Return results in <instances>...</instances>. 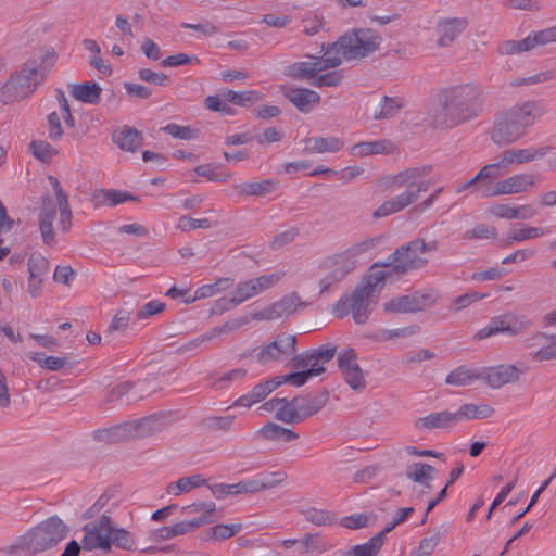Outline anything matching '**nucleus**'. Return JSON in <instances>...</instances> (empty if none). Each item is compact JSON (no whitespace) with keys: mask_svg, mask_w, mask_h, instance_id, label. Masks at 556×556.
<instances>
[{"mask_svg":"<svg viewBox=\"0 0 556 556\" xmlns=\"http://www.w3.org/2000/svg\"><path fill=\"white\" fill-rule=\"evenodd\" d=\"M545 112L543 100H527L503 111L490 131L491 140L500 147L517 142Z\"/></svg>","mask_w":556,"mask_h":556,"instance_id":"nucleus-1","label":"nucleus"},{"mask_svg":"<svg viewBox=\"0 0 556 556\" xmlns=\"http://www.w3.org/2000/svg\"><path fill=\"white\" fill-rule=\"evenodd\" d=\"M388 273L378 263L370 266L367 275L355 287L351 295L341 296L333 307V314L343 318L350 313L353 320L362 325L367 321L372 311L374 298L383 288Z\"/></svg>","mask_w":556,"mask_h":556,"instance_id":"nucleus-2","label":"nucleus"},{"mask_svg":"<svg viewBox=\"0 0 556 556\" xmlns=\"http://www.w3.org/2000/svg\"><path fill=\"white\" fill-rule=\"evenodd\" d=\"M54 63V53H41L26 60L18 72L11 74L0 90L3 104H12L31 96L46 79Z\"/></svg>","mask_w":556,"mask_h":556,"instance_id":"nucleus-3","label":"nucleus"},{"mask_svg":"<svg viewBox=\"0 0 556 556\" xmlns=\"http://www.w3.org/2000/svg\"><path fill=\"white\" fill-rule=\"evenodd\" d=\"M441 103L445 117L452 125H457L482 113L484 90L472 83L452 86L442 91Z\"/></svg>","mask_w":556,"mask_h":556,"instance_id":"nucleus-4","label":"nucleus"},{"mask_svg":"<svg viewBox=\"0 0 556 556\" xmlns=\"http://www.w3.org/2000/svg\"><path fill=\"white\" fill-rule=\"evenodd\" d=\"M378 243V238H368L324 258L319 266L328 273L319 280V293L330 292L333 287L343 281L359 265V256L375 249Z\"/></svg>","mask_w":556,"mask_h":556,"instance_id":"nucleus-5","label":"nucleus"},{"mask_svg":"<svg viewBox=\"0 0 556 556\" xmlns=\"http://www.w3.org/2000/svg\"><path fill=\"white\" fill-rule=\"evenodd\" d=\"M430 173L428 167H410L400 172L393 178L397 187H406L405 191L401 194L384 201L374 213L375 219L389 216L391 214L401 212L410 204L415 203L419 198L420 192L429 189L430 182L427 180H419Z\"/></svg>","mask_w":556,"mask_h":556,"instance_id":"nucleus-6","label":"nucleus"},{"mask_svg":"<svg viewBox=\"0 0 556 556\" xmlns=\"http://www.w3.org/2000/svg\"><path fill=\"white\" fill-rule=\"evenodd\" d=\"M439 241H426L424 238H415L414 240L403 244L391 253L387 262L379 264L381 269L388 273V277L392 275L403 276L409 271L418 270L427 266L429 260L422 254L438 251Z\"/></svg>","mask_w":556,"mask_h":556,"instance_id":"nucleus-7","label":"nucleus"},{"mask_svg":"<svg viewBox=\"0 0 556 556\" xmlns=\"http://www.w3.org/2000/svg\"><path fill=\"white\" fill-rule=\"evenodd\" d=\"M84 531L85 536L81 544L86 551L97 548L110 551L112 545L126 551L136 549L135 535L124 528L114 527L111 518L106 515L101 516L96 526L86 525Z\"/></svg>","mask_w":556,"mask_h":556,"instance_id":"nucleus-8","label":"nucleus"},{"mask_svg":"<svg viewBox=\"0 0 556 556\" xmlns=\"http://www.w3.org/2000/svg\"><path fill=\"white\" fill-rule=\"evenodd\" d=\"M382 38L372 28H356L329 45L332 54L346 61L363 59L379 49Z\"/></svg>","mask_w":556,"mask_h":556,"instance_id":"nucleus-9","label":"nucleus"},{"mask_svg":"<svg viewBox=\"0 0 556 556\" xmlns=\"http://www.w3.org/2000/svg\"><path fill=\"white\" fill-rule=\"evenodd\" d=\"M164 428V419L157 415H150L136 420H130L117 425L101 432L109 441H126L140 439L159 433Z\"/></svg>","mask_w":556,"mask_h":556,"instance_id":"nucleus-10","label":"nucleus"},{"mask_svg":"<svg viewBox=\"0 0 556 556\" xmlns=\"http://www.w3.org/2000/svg\"><path fill=\"white\" fill-rule=\"evenodd\" d=\"M67 533L65 523L56 516L50 517L25 535L33 553L49 549L61 542Z\"/></svg>","mask_w":556,"mask_h":556,"instance_id":"nucleus-11","label":"nucleus"},{"mask_svg":"<svg viewBox=\"0 0 556 556\" xmlns=\"http://www.w3.org/2000/svg\"><path fill=\"white\" fill-rule=\"evenodd\" d=\"M324 56H309L312 61L296 62L287 68V75L298 80H312L315 79L316 75L330 70L336 68L341 64V60L338 55H333L329 45H323Z\"/></svg>","mask_w":556,"mask_h":556,"instance_id":"nucleus-12","label":"nucleus"},{"mask_svg":"<svg viewBox=\"0 0 556 556\" xmlns=\"http://www.w3.org/2000/svg\"><path fill=\"white\" fill-rule=\"evenodd\" d=\"M439 298L435 290L415 291L390 300L383 304V308L394 314L417 313L434 306Z\"/></svg>","mask_w":556,"mask_h":556,"instance_id":"nucleus-13","label":"nucleus"},{"mask_svg":"<svg viewBox=\"0 0 556 556\" xmlns=\"http://www.w3.org/2000/svg\"><path fill=\"white\" fill-rule=\"evenodd\" d=\"M535 185V176L533 174H516L503 180H498L494 185L482 184L479 189L484 198H494L498 195L516 194L527 191Z\"/></svg>","mask_w":556,"mask_h":556,"instance_id":"nucleus-14","label":"nucleus"},{"mask_svg":"<svg viewBox=\"0 0 556 556\" xmlns=\"http://www.w3.org/2000/svg\"><path fill=\"white\" fill-rule=\"evenodd\" d=\"M296 351V338L293 334H278L274 341L262 346L256 358L261 365H267L274 362H281L293 355Z\"/></svg>","mask_w":556,"mask_h":556,"instance_id":"nucleus-15","label":"nucleus"},{"mask_svg":"<svg viewBox=\"0 0 556 556\" xmlns=\"http://www.w3.org/2000/svg\"><path fill=\"white\" fill-rule=\"evenodd\" d=\"M285 276L286 271L279 269L270 274L262 275L260 277L239 282L235 289L236 294H238V300L243 303L249 299L274 288L282 280Z\"/></svg>","mask_w":556,"mask_h":556,"instance_id":"nucleus-16","label":"nucleus"},{"mask_svg":"<svg viewBox=\"0 0 556 556\" xmlns=\"http://www.w3.org/2000/svg\"><path fill=\"white\" fill-rule=\"evenodd\" d=\"M306 306L307 304L301 300V296L296 292H291L263 309L253 313L252 318L255 320H274L289 316L295 313L298 308Z\"/></svg>","mask_w":556,"mask_h":556,"instance_id":"nucleus-17","label":"nucleus"},{"mask_svg":"<svg viewBox=\"0 0 556 556\" xmlns=\"http://www.w3.org/2000/svg\"><path fill=\"white\" fill-rule=\"evenodd\" d=\"M337 353V346L332 343L325 344L306 354L292 357V366L295 369L325 368L324 365L331 361Z\"/></svg>","mask_w":556,"mask_h":556,"instance_id":"nucleus-18","label":"nucleus"},{"mask_svg":"<svg viewBox=\"0 0 556 556\" xmlns=\"http://www.w3.org/2000/svg\"><path fill=\"white\" fill-rule=\"evenodd\" d=\"M467 17H441L437 23L439 34L438 45L450 47L457 37L468 27Z\"/></svg>","mask_w":556,"mask_h":556,"instance_id":"nucleus-19","label":"nucleus"},{"mask_svg":"<svg viewBox=\"0 0 556 556\" xmlns=\"http://www.w3.org/2000/svg\"><path fill=\"white\" fill-rule=\"evenodd\" d=\"M521 374L522 371L515 365H498L485 368L481 374V379L491 388L498 389L504 384L517 382Z\"/></svg>","mask_w":556,"mask_h":556,"instance_id":"nucleus-20","label":"nucleus"},{"mask_svg":"<svg viewBox=\"0 0 556 556\" xmlns=\"http://www.w3.org/2000/svg\"><path fill=\"white\" fill-rule=\"evenodd\" d=\"M282 93L301 113H309L320 102V96L307 88L283 87Z\"/></svg>","mask_w":556,"mask_h":556,"instance_id":"nucleus-21","label":"nucleus"},{"mask_svg":"<svg viewBox=\"0 0 556 556\" xmlns=\"http://www.w3.org/2000/svg\"><path fill=\"white\" fill-rule=\"evenodd\" d=\"M395 151H397L395 143L389 139L358 142L353 144L349 150L350 154L354 157L388 155L393 154Z\"/></svg>","mask_w":556,"mask_h":556,"instance_id":"nucleus-22","label":"nucleus"},{"mask_svg":"<svg viewBox=\"0 0 556 556\" xmlns=\"http://www.w3.org/2000/svg\"><path fill=\"white\" fill-rule=\"evenodd\" d=\"M279 386L280 381L277 380L276 377L264 380L254 386L249 393L243 394L239 399H237L233 403V406L251 407L253 404L263 401L269 393L275 391Z\"/></svg>","mask_w":556,"mask_h":556,"instance_id":"nucleus-23","label":"nucleus"},{"mask_svg":"<svg viewBox=\"0 0 556 556\" xmlns=\"http://www.w3.org/2000/svg\"><path fill=\"white\" fill-rule=\"evenodd\" d=\"M457 417L455 412H437L415 420V428L418 430L446 429L455 426Z\"/></svg>","mask_w":556,"mask_h":556,"instance_id":"nucleus-24","label":"nucleus"},{"mask_svg":"<svg viewBox=\"0 0 556 556\" xmlns=\"http://www.w3.org/2000/svg\"><path fill=\"white\" fill-rule=\"evenodd\" d=\"M329 393L326 390L305 396L294 397L295 407L300 409L302 420L317 414L328 402Z\"/></svg>","mask_w":556,"mask_h":556,"instance_id":"nucleus-25","label":"nucleus"},{"mask_svg":"<svg viewBox=\"0 0 556 556\" xmlns=\"http://www.w3.org/2000/svg\"><path fill=\"white\" fill-rule=\"evenodd\" d=\"M55 217V206L52 199L47 195L42 198V206L39 213V229L41 232L42 241L47 245L54 243L53 220Z\"/></svg>","mask_w":556,"mask_h":556,"instance_id":"nucleus-26","label":"nucleus"},{"mask_svg":"<svg viewBox=\"0 0 556 556\" xmlns=\"http://www.w3.org/2000/svg\"><path fill=\"white\" fill-rule=\"evenodd\" d=\"M549 148L543 147V148H526V149H509L505 150L501 156L504 160V163L506 164L507 168L513 164H523L528 162H532L538 159L544 157Z\"/></svg>","mask_w":556,"mask_h":556,"instance_id":"nucleus-27","label":"nucleus"},{"mask_svg":"<svg viewBox=\"0 0 556 556\" xmlns=\"http://www.w3.org/2000/svg\"><path fill=\"white\" fill-rule=\"evenodd\" d=\"M112 140L124 151L135 152L142 144V134L134 127L123 126L112 135Z\"/></svg>","mask_w":556,"mask_h":556,"instance_id":"nucleus-28","label":"nucleus"},{"mask_svg":"<svg viewBox=\"0 0 556 556\" xmlns=\"http://www.w3.org/2000/svg\"><path fill=\"white\" fill-rule=\"evenodd\" d=\"M344 141L339 137H311L305 140L304 151L314 153H336L343 149Z\"/></svg>","mask_w":556,"mask_h":556,"instance_id":"nucleus-29","label":"nucleus"},{"mask_svg":"<svg viewBox=\"0 0 556 556\" xmlns=\"http://www.w3.org/2000/svg\"><path fill=\"white\" fill-rule=\"evenodd\" d=\"M94 206H116L127 201H137V197L132 195L128 191H121L115 189H99L92 193Z\"/></svg>","mask_w":556,"mask_h":556,"instance_id":"nucleus-30","label":"nucleus"},{"mask_svg":"<svg viewBox=\"0 0 556 556\" xmlns=\"http://www.w3.org/2000/svg\"><path fill=\"white\" fill-rule=\"evenodd\" d=\"M68 87L72 97L80 102L98 104L101 100L102 89L97 83L86 81L83 84H72Z\"/></svg>","mask_w":556,"mask_h":556,"instance_id":"nucleus-31","label":"nucleus"},{"mask_svg":"<svg viewBox=\"0 0 556 556\" xmlns=\"http://www.w3.org/2000/svg\"><path fill=\"white\" fill-rule=\"evenodd\" d=\"M56 197L58 206L60 210V226L64 232L68 231L72 227V211L68 203L67 194L63 191L59 180L50 177Z\"/></svg>","mask_w":556,"mask_h":556,"instance_id":"nucleus-32","label":"nucleus"},{"mask_svg":"<svg viewBox=\"0 0 556 556\" xmlns=\"http://www.w3.org/2000/svg\"><path fill=\"white\" fill-rule=\"evenodd\" d=\"M233 286V279L228 277H223L217 279L214 283L204 285L198 288L193 295H188L184 299L185 303H192L195 300L206 299L213 296L220 291L228 290Z\"/></svg>","mask_w":556,"mask_h":556,"instance_id":"nucleus-33","label":"nucleus"},{"mask_svg":"<svg viewBox=\"0 0 556 556\" xmlns=\"http://www.w3.org/2000/svg\"><path fill=\"white\" fill-rule=\"evenodd\" d=\"M494 408L488 404H464L459 407L457 412H455L457 417V422L462 420H470V419H485L491 417L494 414Z\"/></svg>","mask_w":556,"mask_h":556,"instance_id":"nucleus-34","label":"nucleus"},{"mask_svg":"<svg viewBox=\"0 0 556 556\" xmlns=\"http://www.w3.org/2000/svg\"><path fill=\"white\" fill-rule=\"evenodd\" d=\"M202 485H207V480L202 475L182 477L176 482L168 484L167 493L177 496Z\"/></svg>","mask_w":556,"mask_h":556,"instance_id":"nucleus-35","label":"nucleus"},{"mask_svg":"<svg viewBox=\"0 0 556 556\" xmlns=\"http://www.w3.org/2000/svg\"><path fill=\"white\" fill-rule=\"evenodd\" d=\"M223 97L224 100L235 105L248 106L261 101L264 94L256 90L235 91L227 89L223 91Z\"/></svg>","mask_w":556,"mask_h":556,"instance_id":"nucleus-36","label":"nucleus"},{"mask_svg":"<svg viewBox=\"0 0 556 556\" xmlns=\"http://www.w3.org/2000/svg\"><path fill=\"white\" fill-rule=\"evenodd\" d=\"M479 379H481L480 372L466 366H459L447 375L445 382L451 386L465 387L472 384Z\"/></svg>","mask_w":556,"mask_h":556,"instance_id":"nucleus-37","label":"nucleus"},{"mask_svg":"<svg viewBox=\"0 0 556 556\" xmlns=\"http://www.w3.org/2000/svg\"><path fill=\"white\" fill-rule=\"evenodd\" d=\"M260 433L267 440L271 441H281V442H292L299 439V434L292 431L291 429L281 427L274 422H267L260 430Z\"/></svg>","mask_w":556,"mask_h":556,"instance_id":"nucleus-38","label":"nucleus"},{"mask_svg":"<svg viewBox=\"0 0 556 556\" xmlns=\"http://www.w3.org/2000/svg\"><path fill=\"white\" fill-rule=\"evenodd\" d=\"M383 542V533L379 532L368 542L351 547L345 556H375L382 547Z\"/></svg>","mask_w":556,"mask_h":556,"instance_id":"nucleus-39","label":"nucleus"},{"mask_svg":"<svg viewBox=\"0 0 556 556\" xmlns=\"http://www.w3.org/2000/svg\"><path fill=\"white\" fill-rule=\"evenodd\" d=\"M276 182L270 179L255 181V182H243L237 185L235 189L239 194L243 195H265L274 191Z\"/></svg>","mask_w":556,"mask_h":556,"instance_id":"nucleus-40","label":"nucleus"},{"mask_svg":"<svg viewBox=\"0 0 556 556\" xmlns=\"http://www.w3.org/2000/svg\"><path fill=\"white\" fill-rule=\"evenodd\" d=\"M433 472L434 468L431 465L425 463H416L407 469L406 476L414 482H418L427 488H430V482L433 479Z\"/></svg>","mask_w":556,"mask_h":556,"instance_id":"nucleus-41","label":"nucleus"},{"mask_svg":"<svg viewBox=\"0 0 556 556\" xmlns=\"http://www.w3.org/2000/svg\"><path fill=\"white\" fill-rule=\"evenodd\" d=\"M275 418L285 424H300L303 421L300 409L295 407L294 397L290 401L283 397V402L277 409Z\"/></svg>","mask_w":556,"mask_h":556,"instance_id":"nucleus-42","label":"nucleus"},{"mask_svg":"<svg viewBox=\"0 0 556 556\" xmlns=\"http://www.w3.org/2000/svg\"><path fill=\"white\" fill-rule=\"evenodd\" d=\"M253 478L257 492H261L281 484L287 479V475L283 471L260 472Z\"/></svg>","mask_w":556,"mask_h":556,"instance_id":"nucleus-43","label":"nucleus"},{"mask_svg":"<svg viewBox=\"0 0 556 556\" xmlns=\"http://www.w3.org/2000/svg\"><path fill=\"white\" fill-rule=\"evenodd\" d=\"M247 376V370L243 368H235L220 376H208L210 386L215 390L228 388L232 381L241 380Z\"/></svg>","mask_w":556,"mask_h":556,"instance_id":"nucleus-44","label":"nucleus"},{"mask_svg":"<svg viewBox=\"0 0 556 556\" xmlns=\"http://www.w3.org/2000/svg\"><path fill=\"white\" fill-rule=\"evenodd\" d=\"M404 106V101L400 98H392L384 96L380 103V110L375 112V119H389L399 114L400 110Z\"/></svg>","mask_w":556,"mask_h":556,"instance_id":"nucleus-45","label":"nucleus"},{"mask_svg":"<svg viewBox=\"0 0 556 556\" xmlns=\"http://www.w3.org/2000/svg\"><path fill=\"white\" fill-rule=\"evenodd\" d=\"M498 333H507L508 334L507 314L492 318L486 327L480 329L475 334V339L483 340V339L490 338V337L498 334Z\"/></svg>","mask_w":556,"mask_h":556,"instance_id":"nucleus-46","label":"nucleus"},{"mask_svg":"<svg viewBox=\"0 0 556 556\" xmlns=\"http://www.w3.org/2000/svg\"><path fill=\"white\" fill-rule=\"evenodd\" d=\"M446 530L443 527L434 528L429 531L427 535L420 541L418 551L422 556H430L435 547L439 545L442 538L445 535Z\"/></svg>","mask_w":556,"mask_h":556,"instance_id":"nucleus-47","label":"nucleus"},{"mask_svg":"<svg viewBox=\"0 0 556 556\" xmlns=\"http://www.w3.org/2000/svg\"><path fill=\"white\" fill-rule=\"evenodd\" d=\"M325 371V368H308L303 371L290 372L283 376H276L277 380L280 381V386L282 383H292L296 387H301L306 383V381L315 376H318Z\"/></svg>","mask_w":556,"mask_h":556,"instance_id":"nucleus-48","label":"nucleus"},{"mask_svg":"<svg viewBox=\"0 0 556 556\" xmlns=\"http://www.w3.org/2000/svg\"><path fill=\"white\" fill-rule=\"evenodd\" d=\"M302 514L306 521L316 526H330L337 520L336 514L326 509L311 507L303 510Z\"/></svg>","mask_w":556,"mask_h":556,"instance_id":"nucleus-49","label":"nucleus"},{"mask_svg":"<svg viewBox=\"0 0 556 556\" xmlns=\"http://www.w3.org/2000/svg\"><path fill=\"white\" fill-rule=\"evenodd\" d=\"M549 233V230L542 227H523L508 233L506 244L510 245L516 242H522L529 239L538 238Z\"/></svg>","mask_w":556,"mask_h":556,"instance_id":"nucleus-50","label":"nucleus"},{"mask_svg":"<svg viewBox=\"0 0 556 556\" xmlns=\"http://www.w3.org/2000/svg\"><path fill=\"white\" fill-rule=\"evenodd\" d=\"M29 358L37 363L40 367L52 371L60 370L67 364L66 357L45 356L39 352L28 354Z\"/></svg>","mask_w":556,"mask_h":556,"instance_id":"nucleus-51","label":"nucleus"},{"mask_svg":"<svg viewBox=\"0 0 556 556\" xmlns=\"http://www.w3.org/2000/svg\"><path fill=\"white\" fill-rule=\"evenodd\" d=\"M181 510L185 514H200L198 518H205L208 520V523H213L215 521L214 514L216 510V504L214 502L193 503L191 505L184 506Z\"/></svg>","mask_w":556,"mask_h":556,"instance_id":"nucleus-52","label":"nucleus"},{"mask_svg":"<svg viewBox=\"0 0 556 556\" xmlns=\"http://www.w3.org/2000/svg\"><path fill=\"white\" fill-rule=\"evenodd\" d=\"M29 149L33 155L43 163H50L58 154L56 149L43 140H33L29 144Z\"/></svg>","mask_w":556,"mask_h":556,"instance_id":"nucleus-53","label":"nucleus"},{"mask_svg":"<svg viewBox=\"0 0 556 556\" xmlns=\"http://www.w3.org/2000/svg\"><path fill=\"white\" fill-rule=\"evenodd\" d=\"M497 237V229L494 226L479 224L472 229L465 231L462 235V240H481V239H495Z\"/></svg>","mask_w":556,"mask_h":556,"instance_id":"nucleus-54","label":"nucleus"},{"mask_svg":"<svg viewBox=\"0 0 556 556\" xmlns=\"http://www.w3.org/2000/svg\"><path fill=\"white\" fill-rule=\"evenodd\" d=\"M235 416H207L202 420V426L211 431H229L233 425Z\"/></svg>","mask_w":556,"mask_h":556,"instance_id":"nucleus-55","label":"nucleus"},{"mask_svg":"<svg viewBox=\"0 0 556 556\" xmlns=\"http://www.w3.org/2000/svg\"><path fill=\"white\" fill-rule=\"evenodd\" d=\"M242 530L241 523H232V525H216L208 529L207 535L210 539L216 541H224L235 536Z\"/></svg>","mask_w":556,"mask_h":556,"instance_id":"nucleus-56","label":"nucleus"},{"mask_svg":"<svg viewBox=\"0 0 556 556\" xmlns=\"http://www.w3.org/2000/svg\"><path fill=\"white\" fill-rule=\"evenodd\" d=\"M301 553L321 554L328 549L327 543L318 534H306L300 541Z\"/></svg>","mask_w":556,"mask_h":556,"instance_id":"nucleus-57","label":"nucleus"},{"mask_svg":"<svg viewBox=\"0 0 556 556\" xmlns=\"http://www.w3.org/2000/svg\"><path fill=\"white\" fill-rule=\"evenodd\" d=\"M509 169L502 156L498 157V161L492 164L484 165L479 172V178H483L485 182H491V180L497 179L504 176Z\"/></svg>","mask_w":556,"mask_h":556,"instance_id":"nucleus-58","label":"nucleus"},{"mask_svg":"<svg viewBox=\"0 0 556 556\" xmlns=\"http://www.w3.org/2000/svg\"><path fill=\"white\" fill-rule=\"evenodd\" d=\"M530 42L527 37L522 40H507L497 47V52L501 55H511L530 51Z\"/></svg>","mask_w":556,"mask_h":556,"instance_id":"nucleus-59","label":"nucleus"},{"mask_svg":"<svg viewBox=\"0 0 556 556\" xmlns=\"http://www.w3.org/2000/svg\"><path fill=\"white\" fill-rule=\"evenodd\" d=\"M338 366L342 375L359 369L356 352L353 349H345L340 352L338 355Z\"/></svg>","mask_w":556,"mask_h":556,"instance_id":"nucleus-60","label":"nucleus"},{"mask_svg":"<svg viewBox=\"0 0 556 556\" xmlns=\"http://www.w3.org/2000/svg\"><path fill=\"white\" fill-rule=\"evenodd\" d=\"M343 75L341 71H332L325 74H317L309 84L315 88L337 87L342 83Z\"/></svg>","mask_w":556,"mask_h":556,"instance_id":"nucleus-61","label":"nucleus"},{"mask_svg":"<svg viewBox=\"0 0 556 556\" xmlns=\"http://www.w3.org/2000/svg\"><path fill=\"white\" fill-rule=\"evenodd\" d=\"M49 270V263L40 254H33L28 258V273L30 278H43Z\"/></svg>","mask_w":556,"mask_h":556,"instance_id":"nucleus-62","label":"nucleus"},{"mask_svg":"<svg viewBox=\"0 0 556 556\" xmlns=\"http://www.w3.org/2000/svg\"><path fill=\"white\" fill-rule=\"evenodd\" d=\"M162 130L174 138L182 140H191L197 137L198 131L190 126H181L175 123H169L162 128Z\"/></svg>","mask_w":556,"mask_h":556,"instance_id":"nucleus-63","label":"nucleus"},{"mask_svg":"<svg viewBox=\"0 0 556 556\" xmlns=\"http://www.w3.org/2000/svg\"><path fill=\"white\" fill-rule=\"evenodd\" d=\"M531 320L525 316L507 314V329L509 336H518L531 327Z\"/></svg>","mask_w":556,"mask_h":556,"instance_id":"nucleus-64","label":"nucleus"}]
</instances>
